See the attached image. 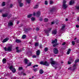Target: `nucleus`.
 I'll return each mask as SVG.
<instances>
[{
  "label": "nucleus",
  "mask_w": 79,
  "mask_h": 79,
  "mask_svg": "<svg viewBox=\"0 0 79 79\" xmlns=\"http://www.w3.org/2000/svg\"><path fill=\"white\" fill-rule=\"evenodd\" d=\"M32 64V63L30 62L28 63V64L27 65V66H31V64Z\"/></svg>",
  "instance_id": "36"
},
{
  "label": "nucleus",
  "mask_w": 79,
  "mask_h": 79,
  "mask_svg": "<svg viewBox=\"0 0 79 79\" xmlns=\"http://www.w3.org/2000/svg\"><path fill=\"white\" fill-rule=\"evenodd\" d=\"M75 10L76 11H78L79 10V6H76L75 8Z\"/></svg>",
  "instance_id": "12"
},
{
  "label": "nucleus",
  "mask_w": 79,
  "mask_h": 79,
  "mask_svg": "<svg viewBox=\"0 0 79 79\" xmlns=\"http://www.w3.org/2000/svg\"><path fill=\"white\" fill-rule=\"evenodd\" d=\"M68 20V19H65L66 21H67Z\"/></svg>",
  "instance_id": "56"
},
{
  "label": "nucleus",
  "mask_w": 79,
  "mask_h": 79,
  "mask_svg": "<svg viewBox=\"0 0 79 79\" xmlns=\"http://www.w3.org/2000/svg\"><path fill=\"white\" fill-rule=\"evenodd\" d=\"M36 54L37 55H39L40 54V50H38L36 52Z\"/></svg>",
  "instance_id": "24"
},
{
  "label": "nucleus",
  "mask_w": 79,
  "mask_h": 79,
  "mask_svg": "<svg viewBox=\"0 0 79 79\" xmlns=\"http://www.w3.org/2000/svg\"><path fill=\"white\" fill-rule=\"evenodd\" d=\"M0 79H1V78H0Z\"/></svg>",
  "instance_id": "64"
},
{
  "label": "nucleus",
  "mask_w": 79,
  "mask_h": 79,
  "mask_svg": "<svg viewBox=\"0 0 79 79\" xmlns=\"http://www.w3.org/2000/svg\"><path fill=\"white\" fill-rule=\"evenodd\" d=\"M58 45V44H54L53 45V47H56V45Z\"/></svg>",
  "instance_id": "45"
},
{
  "label": "nucleus",
  "mask_w": 79,
  "mask_h": 79,
  "mask_svg": "<svg viewBox=\"0 0 79 79\" xmlns=\"http://www.w3.org/2000/svg\"><path fill=\"white\" fill-rule=\"evenodd\" d=\"M74 1L73 0H71L69 3V4L70 5H73V4H74Z\"/></svg>",
  "instance_id": "18"
},
{
  "label": "nucleus",
  "mask_w": 79,
  "mask_h": 79,
  "mask_svg": "<svg viewBox=\"0 0 79 79\" xmlns=\"http://www.w3.org/2000/svg\"><path fill=\"white\" fill-rule=\"evenodd\" d=\"M57 43V40L56 39L55 40H53L52 42V44H56Z\"/></svg>",
  "instance_id": "19"
},
{
  "label": "nucleus",
  "mask_w": 79,
  "mask_h": 79,
  "mask_svg": "<svg viewBox=\"0 0 79 79\" xmlns=\"http://www.w3.org/2000/svg\"><path fill=\"white\" fill-rule=\"evenodd\" d=\"M61 63H63V62H61Z\"/></svg>",
  "instance_id": "62"
},
{
  "label": "nucleus",
  "mask_w": 79,
  "mask_h": 79,
  "mask_svg": "<svg viewBox=\"0 0 79 79\" xmlns=\"http://www.w3.org/2000/svg\"><path fill=\"white\" fill-rule=\"evenodd\" d=\"M54 52L55 54H57L58 53V50L56 48L54 49Z\"/></svg>",
  "instance_id": "8"
},
{
  "label": "nucleus",
  "mask_w": 79,
  "mask_h": 79,
  "mask_svg": "<svg viewBox=\"0 0 79 79\" xmlns=\"http://www.w3.org/2000/svg\"><path fill=\"white\" fill-rule=\"evenodd\" d=\"M40 63L41 64H43V65H45V66H48L50 64L47 61H42L40 62Z\"/></svg>",
  "instance_id": "2"
},
{
  "label": "nucleus",
  "mask_w": 79,
  "mask_h": 79,
  "mask_svg": "<svg viewBox=\"0 0 79 79\" xmlns=\"http://www.w3.org/2000/svg\"><path fill=\"white\" fill-rule=\"evenodd\" d=\"M48 51V48H45L44 49V51L45 52H47Z\"/></svg>",
  "instance_id": "38"
},
{
  "label": "nucleus",
  "mask_w": 79,
  "mask_h": 79,
  "mask_svg": "<svg viewBox=\"0 0 79 79\" xmlns=\"http://www.w3.org/2000/svg\"><path fill=\"white\" fill-rule=\"evenodd\" d=\"M5 5V2H3L2 4V6H4Z\"/></svg>",
  "instance_id": "30"
},
{
  "label": "nucleus",
  "mask_w": 79,
  "mask_h": 79,
  "mask_svg": "<svg viewBox=\"0 0 79 79\" xmlns=\"http://www.w3.org/2000/svg\"><path fill=\"white\" fill-rule=\"evenodd\" d=\"M53 60V59L52 58L51 59V64H52V66H53V65L55 64V63H56V62H55V61Z\"/></svg>",
  "instance_id": "9"
},
{
  "label": "nucleus",
  "mask_w": 79,
  "mask_h": 79,
  "mask_svg": "<svg viewBox=\"0 0 79 79\" xmlns=\"http://www.w3.org/2000/svg\"><path fill=\"white\" fill-rule=\"evenodd\" d=\"M9 26H12L13 25V22L11 21L10 22L8 23Z\"/></svg>",
  "instance_id": "21"
},
{
  "label": "nucleus",
  "mask_w": 79,
  "mask_h": 79,
  "mask_svg": "<svg viewBox=\"0 0 79 79\" xmlns=\"http://www.w3.org/2000/svg\"><path fill=\"white\" fill-rule=\"evenodd\" d=\"M5 79H6V78Z\"/></svg>",
  "instance_id": "63"
},
{
  "label": "nucleus",
  "mask_w": 79,
  "mask_h": 79,
  "mask_svg": "<svg viewBox=\"0 0 79 79\" xmlns=\"http://www.w3.org/2000/svg\"><path fill=\"white\" fill-rule=\"evenodd\" d=\"M4 49L5 51H8V52H11L12 50V45H11L10 46L8 47L7 48L6 47L4 48Z\"/></svg>",
  "instance_id": "1"
},
{
  "label": "nucleus",
  "mask_w": 79,
  "mask_h": 79,
  "mask_svg": "<svg viewBox=\"0 0 79 79\" xmlns=\"http://www.w3.org/2000/svg\"><path fill=\"white\" fill-rule=\"evenodd\" d=\"M76 27H77V28H79V26L78 25H76Z\"/></svg>",
  "instance_id": "46"
},
{
  "label": "nucleus",
  "mask_w": 79,
  "mask_h": 79,
  "mask_svg": "<svg viewBox=\"0 0 79 79\" xmlns=\"http://www.w3.org/2000/svg\"><path fill=\"white\" fill-rule=\"evenodd\" d=\"M44 21L45 22H47V21H48V19L45 18L44 19Z\"/></svg>",
  "instance_id": "37"
},
{
  "label": "nucleus",
  "mask_w": 79,
  "mask_h": 79,
  "mask_svg": "<svg viewBox=\"0 0 79 79\" xmlns=\"http://www.w3.org/2000/svg\"><path fill=\"white\" fill-rule=\"evenodd\" d=\"M33 58H36V56L35 55H33L32 56Z\"/></svg>",
  "instance_id": "49"
},
{
  "label": "nucleus",
  "mask_w": 79,
  "mask_h": 79,
  "mask_svg": "<svg viewBox=\"0 0 79 79\" xmlns=\"http://www.w3.org/2000/svg\"><path fill=\"white\" fill-rule=\"evenodd\" d=\"M16 49L17 50L16 52H17V53H19V52H21L22 51V50H18V47H17L16 48Z\"/></svg>",
  "instance_id": "13"
},
{
  "label": "nucleus",
  "mask_w": 79,
  "mask_h": 79,
  "mask_svg": "<svg viewBox=\"0 0 79 79\" xmlns=\"http://www.w3.org/2000/svg\"><path fill=\"white\" fill-rule=\"evenodd\" d=\"M18 2L19 3V6L20 7H22L24 5V4L22 3L21 2H22V0H18Z\"/></svg>",
  "instance_id": "5"
},
{
  "label": "nucleus",
  "mask_w": 79,
  "mask_h": 79,
  "mask_svg": "<svg viewBox=\"0 0 79 79\" xmlns=\"http://www.w3.org/2000/svg\"><path fill=\"white\" fill-rule=\"evenodd\" d=\"M57 32V31H56V30H53L52 32V34H56Z\"/></svg>",
  "instance_id": "15"
},
{
  "label": "nucleus",
  "mask_w": 79,
  "mask_h": 79,
  "mask_svg": "<svg viewBox=\"0 0 79 79\" xmlns=\"http://www.w3.org/2000/svg\"><path fill=\"white\" fill-rule=\"evenodd\" d=\"M32 16V14H30L29 15H28V18H31V16Z\"/></svg>",
  "instance_id": "32"
},
{
  "label": "nucleus",
  "mask_w": 79,
  "mask_h": 79,
  "mask_svg": "<svg viewBox=\"0 0 79 79\" xmlns=\"http://www.w3.org/2000/svg\"><path fill=\"white\" fill-rule=\"evenodd\" d=\"M65 26H66V25H63L62 27L61 30H63V29H64V27H65Z\"/></svg>",
  "instance_id": "23"
},
{
  "label": "nucleus",
  "mask_w": 79,
  "mask_h": 79,
  "mask_svg": "<svg viewBox=\"0 0 79 79\" xmlns=\"http://www.w3.org/2000/svg\"><path fill=\"white\" fill-rule=\"evenodd\" d=\"M70 52H71V49H69L67 52V55H69V54Z\"/></svg>",
  "instance_id": "26"
},
{
  "label": "nucleus",
  "mask_w": 79,
  "mask_h": 79,
  "mask_svg": "<svg viewBox=\"0 0 79 79\" xmlns=\"http://www.w3.org/2000/svg\"><path fill=\"white\" fill-rule=\"evenodd\" d=\"M65 44H66V43L64 42V43H63L62 44V45H65Z\"/></svg>",
  "instance_id": "51"
},
{
  "label": "nucleus",
  "mask_w": 79,
  "mask_h": 79,
  "mask_svg": "<svg viewBox=\"0 0 79 79\" xmlns=\"http://www.w3.org/2000/svg\"><path fill=\"white\" fill-rule=\"evenodd\" d=\"M13 6V5L12 4H10V8H12Z\"/></svg>",
  "instance_id": "43"
},
{
  "label": "nucleus",
  "mask_w": 79,
  "mask_h": 79,
  "mask_svg": "<svg viewBox=\"0 0 79 79\" xmlns=\"http://www.w3.org/2000/svg\"><path fill=\"white\" fill-rule=\"evenodd\" d=\"M77 21H78V22H79V17L77 18Z\"/></svg>",
  "instance_id": "50"
},
{
  "label": "nucleus",
  "mask_w": 79,
  "mask_h": 79,
  "mask_svg": "<svg viewBox=\"0 0 79 79\" xmlns=\"http://www.w3.org/2000/svg\"><path fill=\"white\" fill-rule=\"evenodd\" d=\"M40 11H38L36 13V16L37 17H39V16H40Z\"/></svg>",
  "instance_id": "14"
},
{
  "label": "nucleus",
  "mask_w": 79,
  "mask_h": 79,
  "mask_svg": "<svg viewBox=\"0 0 79 79\" xmlns=\"http://www.w3.org/2000/svg\"><path fill=\"white\" fill-rule=\"evenodd\" d=\"M36 14L34 12V13L33 15H34V16H35V15Z\"/></svg>",
  "instance_id": "53"
},
{
  "label": "nucleus",
  "mask_w": 79,
  "mask_h": 79,
  "mask_svg": "<svg viewBox=\"0 0 79 79\" xmlns=\"http://www.w3.org/2000/svg\"><path fill=\"white\" fill-rule=\"evenodd\" d=\"M69 60L70 61H68V64H70L71 63V62H73L74 61V60L71 57L69 58Z\"/></svg>",
  "instance_id": "7"
},
{
  "label": "nucleus",
  "mask_w": 79,
  "mask_h": 79,
  "mask_svg": "<svg viewBox=\"0 0 79 79\" xmlns=\"http://www.w3.org/2000/svg\"><path fill=\"white\" fill-rule=\"evenodd\" d=\"M74 40H76V38H75L74 39Z\"/></svg>",
  "instance_id": "58"
},
{
  "label": "nucleus",
  "mask_w": 79,
  "mask_h": 79,
  "mask_svg": "<svg viewBox=\"0 0 79 79\" xmlns=\"http://www.w3.org/2000/svg\"><path fill=\"white\" fill-rule=\"evenodd\" d=\"M11 15H10V16H8V18H10V17H11Z\"/></svg>",
  "instance_id": "57"
},
{
  "label": "nucleus",
  "mask_w": 79,
  "mask_h": 79,
  "mask_svg": "<svg viewBox=\"0 0 79 79\" xmlns=\"http://www.w3.org/2000/svg\"><path fill=\"white\" fill-rule=\"evenodd\" d=\"M35 47H37V46H38V45H39V43H36L35 44Z\"/></svg>",
  "instance_id": "31"
},
{
  "label": "nucleus",
  "mask_w": 79,
  "mask_h": 79,
  "mask_svg": "<svg viewBox=\"0 0 79 79\" xmlns=\"http://www.w3.org/2000/svg\"><path fill=\"white\" fill-rule=\"evenodd\" d=\"M9 69L10 70H11L14 73H15L16 72V69L15 68H13V65L10 66L9 67Z\"/></svg>",
  "instance_id": "3"
},
{
  "label": "nucleus",
  "mask_w": 79,
  "mask_h": 79,
  "mask_svg": "<svg viewBox=\"0 0 79 79\" xmlns=\"http://www.w3.org/2000/svg\"><path fill=\"white\" fill-rule=\"evenodd\" d=\"M56 10V8L55 7H52V9L51 10V11H54L55 10Z\"/></svg>",
  "instance_id": "20"
},
{
  "label": "nucleus",
  "mask_w": 79,
  "mask_h": 79,
  "mask_svg": "<svg viewBox=\"0 0 79 79\" xmlns=\"http://www.w3.org/2000/svg\"><path fill=\"white\" fill-rule=\"evenodd\" d=\"M0 12H2V11H1V10H0Z\"/></svg>",
  "instance_id": "61"
},
{
  "label": "nucleus",
  "mask_w": 79,
  "mask_h": 79,
  "mask_svg": "<svg viewBox=\"0 0 79 79\" xmlns=\"http://www.w3.org/2000/svg\"><path fill=\"white\" fill-rule=\"evenodd\" d=\"M18 22H17V24H18Z\"/></svg>",
  "instance_id": "59"
},
{
  "label": "nucleus",
  "mask_w": 79,
  "mask_h": 79,
  "mask_svg": "<svg viewBox=\"0 0 79 79\" xmlns=\"http://www.w3.org/2000/svg\"><path fill=\"white\" fill-rule=\"evenodd\" d=\"M50 4H53V2L52 1H50Z\"/></svg>",
  "instance_id": "40"
},
{
  "label": "nucleus",
  "mask_w": 79,
  "mask_h": 79,
  "mask_svg": "<svg viewBox=\"0 0 79 79\" xmlns=\"http://www.w3.org/2000/svg\"><path fill=\"white\" fill-rule=\"evenodd\" d=\"M45 5H48V2L47 1H45L44 3Z\"/></svg>",
  "instance_id": "41"
},
{
  "label": "nucleus",
  "mask_w": 79,
  "mask_h": 79,
  "mask_svg": "<svg viewBox=\"0 0 79 79\" xmlns=\"http://www.w3.org/2000/svg\"><path fill=\"white\" fill-rule=\"evenodd\" d=\"M32 79H33V78H34V77H32Z\"/></svg>",
  "instance_id": "60"
},
{
  "label": "nucleus",
  "mask_w": 79,
  "mask_h": 79,
  "mask_svg": "<svg viewBox=\"0 0 79 79\" xmlns=\"http://www.w3.org/2000/svg\"><path fill=\"white\" fill-rule=\"evenodd\" d=\"M23 75H24V76H26V74L25 73H23Z\"/></svg>",
  "instance_id": "55"
},
{
  "label": "nucleus",
  "mask_w": 79,
  "mask_h": 79,
  "mask_svg": "<svg viewBox=\"0 0 79 79\" xmlns=\"http://www.w3.org/2000/svg\"><path fill=\"white\" fill-rule=\"evenodd\" d=\"M36 30L37 31H39V28L38 27H37L36 28Z\"/></svg>",
  "instance_id": "48"
},
{
  "label": "nucleus",
  "mask_w": 79,
  "mask_h": 79,
  "mask_svg": "<svg viewBox=\"0 0 79 79\" xmlns=\"http://www.w3.org/2000/svg\"><path fill=\"white\" fill-rule=\"evenodd\" d=\"M6 59L5 58H4L2 60V63L3 64H4V63H6Z\"/></svg>",
  "instance_id": "17"
},
{
  "label": "nucleus",
  "mask_w": 79,
  "mask_h": 79,
  "mask_svg": "<svg viewBox=\"0 0 79 79\" xmlns=\"http://www.w3.org/2000/svg\"><path fill=\"white\" fill-rule=\"evenodd\" d=\"M77 66V64H74L73 66V69H76V67Z\"/></svg>",
  "instance_id": "11"
},
{
  "label": "nucleus",
  "mask_w": 79,
  "mask_h": 79,
  "mask_svg": "<svg viewBox=\"0 0 79 79\" xmlns=\"http://www.w3.org/2000/svg\"><path fill=\"white\" fill-rule=\"evenodd\" d=\"M51 29H52V28H48V30L46 31H45V32L46 34H47V36H49V34H48L47 33H48V32H50V31H51Z\"/></svg>",
  "instance_id": "6"
},
{
  "label": "nucleus",
  "mask_w": 79,
  "mask_h": 79,
  "mask_svg": "<svg viewBox=\"0 0 79 79\" xmlns=\"http://www.w3.org/2000/svg\"><path fill=\"white\" fill-rule=\"evenodd\" d=\"M79 59H77L75 60V63H77V62H79Z\"/></svg>",
  "instance_id": "33"
},
{
  "label": "nucleus",
  "mask_w": 79,
  "mask_h": 79,
  "mask_svg": "<svg viewBox=\"0 0 79 79\" xmlns=\"http://www.w3.org/2000/svg\"><path fill=\"white\" fill-rule=\"evenodd\" d=\"M8 16V14H3L2 15L3 17H7V16Z\"/></svg>",
  "instance_id": "27"
},
{
  "label": "nucleus",
  "mask_w": 79,
  "mask_h": 79,
  "mask_svg": "<svg viewBox=\"0 0 79 79\" xmlns=\"http://www.w3.org/2000/svg\"><path fill=\"white\" fill-rule=\"evenodd\" d=\"M26 37V35H23L22 36L23 39H25Z\"/></svg>",
  "instance_id": "34"
},
{
  "label": "nucleus",
  "mask_w": 79,
  "mask_h": 79,
  "mask_svg": "<svg viewBox=\"0 0 79 79\" xmlns=\"http://www.w3.org/2000/svg\"><path fill=\"white\" fill-rule=\"evenodd\" d=\"M19 70H21L22 69H23V68L21 67H20L19 68Z\"/></svg>",
  "instance_id": "44"
},
{
  "label": "nucleus",
  "mask_w": 79,
  "mask_h": 79,
  "mask_svg": "<svg viewBox=\"0 0 79 79\" xmlns=\"http://www.w3.org/2000/svg\"><path fill=\"white\" fill-rule=\"evenodd\" d=\"M68 69H71V67H70L68 68Z\"/></svg>",
  "instance_id": "54"
},
{
  "label": "nucleus",
  "mask_w": 79,
  "mask_h": 79,
  "mask_svg": "<svg viewBox=\"0 0 79 79\" xmlns=\"http://www.w3.org/2000/svg\"><path fill=\"white\" fill-rule=\"evenodd\" d=\"M15 42L16 43H20L21 42V41L19 39H16L15 40Z\"/></svg>",
  "instance_id": "16"
},
{
  "label": "nucleus",
  "mask_w": 79,
  "mask_h": 79,
  "mask_svg": "<svg viewBox=\"0 0 79 79\" xmlns=\"http://www.w3.org/2000/svg\"><path fill=\"white\" fill-rule=\"evenodd\" d=\"M72 45H74L75 44V42L74 41H73L72 42Z\"/></svg>",
  "instance_id": "39"
},
{
  "label": "nucleus",
  "mask_w": 79,
  "mask_h": 79,
  "mask_svg": "<svg viewBox=\"0 0 79 79\" xmlns=\"http://www.w3.org/2000/svg\"><path fill=\"white\" fill-rule=\"evenodd\" d=\"M66 2V1L64 0L63 2V6L64 8H66L68 7V6L66 5L65 3Z\"/></svg>",
  "instance_id": "4"
},
{
  "label": "nucleus",
  "mask_w": 79,
  "mask_h": 79,
  "mask_svg": "<svg viewBox=\"0 0 79 79\" xmlns=\"http://www.w3.org/2000/svg\"><path fill=\"white\" fill-rule=\"evenodd\" d=\"M34 71H37V69H34Z\"/></svg>",
  "instance_id": "47"
},
{
  "label": "nucleus",
  "mask_w": 79,
  "mask_h": 79,
  "mask_svg": "<svg viewBox=\"0 0 79 79\" xmlns=\"http://www.w3.org/2000/svg\"><path fill=\"white\" fill-rule=\"evenodd\" d=\"M39 73L40 74H43V73H44V71L42 69H41L39 71Z\"/></svg>",
  "instance_id": "22"
},
{
  "label": "nucleus",
  "mask_w": 79,
  "mask_h": 79,
  "mask_svg": "<svg viewBox=\"0 0 79 79\" xmlns=\"http://www.w3.org/2000/svg\"><path fill=\"white\" fill-rule=\"evenodd\" d=\"M26 2L28 3H30V2H31V0H26Z\"/></svg>",
  "instance_id": "29"
},
{
  "label": "nucleus",
  "mask_w": 79,
  "mask_h": 79,
  "mask_svg": "<svg viewBox=\"0 0 79 79\" xmlns=\"http://www.w3.org/2000/svg\"><path fill=\"white\" fill-rule=\"evenodd\" d=\"M39 7V6L38 5H36L34 7V8H37Z\"/></svg>",
  "instance_id": "35"
},
{
  "label": "nucleus",
  "mask_w": 79,
  "mask_h": 79,
  "mask_svg": "<svg viewBox=\"0 0 79 79\" xmlns=\"http://www.w3.org/2000/svg\"><path fill=\"white\" fill-rule=\"evenodd\" d=\"M9 40V38H6L5 39H4L2 41V42L3 43H5V42H7L8 40Z\"/></svg>",
  "instance_id": "10"
},
{
  "label": "nucleus",
  "mask_w": 79,
  "mask_h": 79,
  "mask_svg": "<svg viewBox=\"0 0 79 79\" xmlns=\"http://www.w3.org/2000/svg\"><path fill=\"white\" fill-rule=\"evenodd\" d=\"M31 19V21H35V18L34 17H32Z\"/></svg>",
  "instance_id": "28"
},
{
  "label": "nucleus",
  "mask_w": 79,
  "mask_h": 79,
  "mask_svg": "<svg viewBox=\"0 0 79 79\" xmlns=\"http://www.w3.org/2000/svg\"><path fill=\"white\" fill-rule=\"evenodd\" d=\"M54 23H55V22H52L51 23V24H54Z\"/></svg>",
  "instance_id": "52"
},
{
  "label": "nucleus",
  "mask_w": 79,
  "mask_h": 79,
  "mask_svg": "<svg viewBox=\"0 0 79 79\" xmlns=\"http://www.w3.org/2000/svg\"><path fill=\"white\" fill-rule=\"evenodd\" d=\"M24 61H25V64H27V62H29V61L27 59H25L24 60Z\"/></svg>",
  "instance_id": "25"
},
{
  "label": "nucleus",
  "mask_w": 79,
  "mask_h": 79,
  "mask_svg": "<svg viewBox=\"0 0 79 79\" xmlns=\"http://www.w3.org/2000/svg\"><path fill=\"white\" fill-rule=\"evenodd\" d=\"M35 67H38V65L37 64H36L33 66V67L34 68H35Z\"/></svg>",
  "instance_id": "42"
}]
</instances>
